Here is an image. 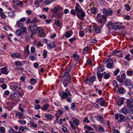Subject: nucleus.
<instances>
[{
	"instance_id": "obj_32",
	"label": "nucleus",
	"mask_w": 133,
	"mask_h": 133,
	"mask_svg": "<svg viewBox=\"0 0 133 133\" xmlns=\"http://www.w3.org/2000/svg\"><path fill=\"white\" fill-rule=\"evenodd\" d=\"M55 24L58 26H60L61 24L60 23V21L59 19H57L55 20Z\"/></svg>"
},
{
	"instance_id": "obj_57",
	"label": "nucleus",
	"mask_w": 133,
	"mask_h": 133,
	"mask_svg": "<svg viewBox=\"0 0 133 133\" xmlns=\"http://www.w3.org/2000/svg\"><path fill=\"white\" fill-rule=\"evenodd\" d=\"M112 23H111V22H109L107 24V25L106 26H107L108 27V28L109 29V26H110L111 28L112 27Z\"/></svg>"
},
{
	"instance_id": "obj_27",
	"label": "nucleus",
	"mask_w": 133,
	"mask_h": 133,
	"mask_svg": "<svg viewBox=\"0 0 133 133\" xmlns=\"http://www.w3.org/2000/svg\"><path fill=\"white\" fill-rule=\"evenodd\" d=\"M103 77L105 79H108L110 77V74H109L106 73L105 72H103Z\"/></svg>"
},
{
	"instance_id": "obj_35",
	"label": "nucleus",
	"mask_w": 133,
	"mask_h": 133,
	"mask_svg": "<svg viewBox=\"0 0 133 133\" xmlns=\"http://www.w3.org/2000/svg\"><path fill=\"white\" fill-rule=\"evenodd\" d=\"M117 80L120 83H122L123 82V80L121 79L120 78V75H118L117 77Z\"/></svg>"
},
{
	"instance_id": "obj_14",
	"label": "nucleus",
	"mask_w": 133,
	"mask_h": 133,
	"mask_svg": "<svg viewBox=\"0 0 133 133\" xmlns=\"http://www.w3.org/2000/svg\"><path fill=\"white\" fill-rule=\"evenodd\" d=\"M38 30L39 34L41 36L43 37L45 36V35L42 28L38 27Z\"/></svg>"
},
{
	"instance_id": "obj_43",
	"label": "nucleus",
	"mask_w": 133,
	"mask_h": 133,
	"mask_svg": "<svg viewBox=\"0 0 133 133\" xmlns=\"http://www.w3.org/2000/svg\"><path fill=\"white\" fill-rule=\"evenodd\" d=\"M0 16L2 19H5L6 17V15L3 12H0Z\"/></svg>"
},
{
	"instance_id": "obj_24",
	"label": "nucleus",
	"mask_w": 133,
	"mask_h": 133,
	"mask_svg": "<svg viewBox=\"0 0 133 133\" xmlns=\"http://www.w3.org/2000/svg\"><path fill=\"white\" fill-rule=\"evenodd\" d=\"M84 128L85 129H87L86 131H87L89 133H90L91 131H92L93 130V129L90 126H84Z\"/></svg>"
},
{
	"instance_id": "obj_31",
	"label": "nucleus",
	"mask_w": 133,
	"mask_h": 133,
	"mask_svg": "<svg viewBox=\"0 0 133 133\" xmlns=\"http://www.w3.org/2000/svg\"><path fill=\"white\" fill-rule=\"evenodd\" d=\"M95 30V32L97 33H99L100 32V29L97 26H95L93 27Z\"/></svg>"
},
{
	"instance_id": "obj_64",
	"label": "nucleus",
	"mask_w": 133,
	"mask_h": 133,
	"mask_svg": "<svg viewBox=\"0 0 133 133\" xmlns=\"http://www.w3.org/2000/svg\"><path fill=\"white\" fill-rule=\"evenodd\" d=\"M92 105H93L94 106L97 107L98 108H99V107L98 106V105L95 102H92L91 103Z\"/></svg>"
},
{
	"instance_id": "obj_44",
	"label": "nucleus",
	"mask_w": 133,
	"mask_h": 133,
	"mask_svg": "<svg viewBox=\"0 0 133 133\" xmlns=\"http://www.w3.org/2000/svg\"><path fill=\"white\" fill-rule=\"evenodd\" d=\"M47 51L45 50L44 51L43 55V58H46L47 56Z\"/></svg>"
},
{
	"instance_id": "obj_45",
	"label": "nucleus",
	"mask_w": 133,
	"mask_h": 133,
	"mask_svg": "<svg viewBox=\"0 0 133 133\" xmlns=\"http://www.w3.org/2000/svg\"><path fill=\"white\" fill-rule=\"evenodd\" d=\"M54 1V0H45L44 3L46 4H48L53 2Z\"/></svg>"
},
{
	"instance_id": "obj_17",
	"label": "nucleus",
	"mask_w": 133,
	"mask_h": 133,
	"mask_svg": "<svg viewBox=\"0 0 133 133\" xmlns=\"http://www.w3.org/2000/svg\"><path fill=\"white\" fill-rule=\"evenodd\" d=\"M112 26L111 28L115 30H116L118 28L119 25L118 23H112Z\"/></svg>"
},
{
	"instance_id": "obj_15",
	"label": "nucleus",
	"mask_w": 133,
	"mask_h": 133,
	"mask_svg": "<svg viewBox=\"0 0 133 133\" xmlns=\"http://www.w3.org/2000/svg\"><path fill=\"white\" fill-rule=\"evenodd\" d=\"M95 117L97 119V120L98 121L101 123L103 122V118L101 116L99 115L96 116H95Z\"/></svg>"
},
{
	"instance_id": "obj_48",
	"label": "nucleus",
	"mask_w": 133,
	"mask_h": 133,
	"mask_svg": "<svg viewBox=\"0 0 133 133\" xmlns=\"http://www.w3.org/2000/svg\"><path fill=\"white\" fill-rule=\"evenodd\" d=\"M38 22V21L37 18H34L31 21V23H37Z\"/></svg>"
},
{
	"instance_id": "obj_26",
	"label": "nucleus",
	"mask_w": 133,
	"mask_h": 133,
	"mask_svg": "<svg viewBox=\"0 0 133 133\" xmlns=\"http://www.w3.org/2000/svg\"><path fill=\"white\" fill-rule=\"evenodd\" d=\"M16 115L18 116L19 119L22 118V117L23 116V114L19 111H18L16 113Z\"/></svg>"
},
{
	"instance_id": "obj_25",
	"label": "nucleus",
	"mask_w": 133,
	"mask_h": 133,
	"mask_svg": "<svg viewBox=\"0 0 133 133\" xmlns=\"http://www.w3.org/2000/svg\"><path fill=\"white\" fill-rule=\"evenodd\" d=\"M72 31L70 30L67 31L65 33V36L67 38L70 37L72 34Z\"/></svg>"
},
{
	"instance_id": "obj_16",
	"label": "nucleus",
	"mask_w": 133,
	"mask_h": 133,
	"mask_svg": "<svg viewBox=\"0 0 133 133\" xmlns=\"http://www.w3.org/2000/svg\"><path fill=\"white\" fill-rule=\"evenodd\" d=\"M11 57H16L18 58H21V55L18 52H16L12 54L11 55Z\"/></svg>"
},
{
	"instance_id": "obj_8",
	"label": "nucleus",
	"mask_w": 133,
	"mask_h": 133,
	"mask_svg": "<svg viewBox=\"0 0 133 133\" xmlns=\"http://www.w3.org/2000/svg\"><path fill=\"white\" fill-rule=\"evenodd\" d=\"M96 18L97 19L96 21H98V22L103 25L104 24L102 22V15L101 14L99 13L97 15Z\"/></svg>"
},
{
	"instance_id": "obj_20",
	"label": "nucleus",
	"mask_w": 133,
	"mask_h": 133,
	"mask_svg": "<svg viewBox=\"0 0 133 133\" xmlns=\"http://www.w3.org/2000/svg\"><path fill=\"white\" fill-rule=\"evenodd\" d=\"M63 13L62 12H59L58 13L56 12L55 14V16L56 18L61 17L63 16Z\"/></svg>"
},
{
	"instance_id": "obj_33",
	"label": "nucleus",
	"mask_w": 133,
	"mask_h": 133,
	"mask_svg": "<svg viewBox=\"0 0 133 133\" xmlns=\"http://www.w3.org/2000/svg\"><path fill=\"white\" fill-rule=\"evenodd\" d=\"M21 33L22 34L23 33L26 34L27 32V30L26 27L22 28L20 29Z\"/></svg>"
},
{
	"instance_id": "obj_3",
	"label": "nucleus",
	"mask_w": 133,
	"mask_h": 133,
	"mask_svg": "<svg viewBox=\"0 0 133 133\" xmlns=\"http://www.w3.org/2000/svg\"><path fill=\"white\" fill-rule=\"evenodd\" d=\"M105 63H108L107 64V68L111 69L113 68L112 64L113 62L112 59L111 58H109L105 61Z\"/></svg>"
},
{
	"instance_id": "obj_50",
	"label": "nucleus",
	"mask_w": 133,
	"mask_h": 133,
	"mask_svg": "<svg viewBox=\"0 0 133 133\" xmlns=\"http://www.w3.org/2000/svg\"><path fill=\"white\" fill-rule=\"evenodd\" d=\"M69 123L70 124V126L74 130L76 128V127L72 123L71 121H70L69 122Z\"/></svg>"
},
{
	"instance_id": "obj_22",
	"label": "nucleus",
	"mask_w": 133,
	"mask_h": 133,
	"mask_svg": "<svg viewBox=\"0 0 133 133\" xmlns=\"http://www.w3.org/2000/svg\"><path fill=\"white\" fill-rule=\"evenodd\" d=\"M125 82L126 86H131L132 85L131 80L130 79H126L125 80Z\"/></svg>"
},
{
	"instance_id": "obj_4",
	"label": "nucleus",
	"mask_w": 133,
	"mask_h": 133,
	"mask_svg": "<svg viewBox=\"0 0 133 133\" xmlns=\"http://www.w3.org/2000/svg\"><path fill=\"white\" fill-rule=\"evenodd\" d=\"M64 79L63 83L64 87L65 88L67 87L69 84H70L71 83V77L70 76L69 79Z\"/></svg>"
},
{
	"instance_id": "obj_9",
	"label": "nucleus",
	"mask_w": 133,
	"mask_h": 133,
	"mask_svg": "<svg viewBox=\"0 0 133 133\" xmlns=\"http://www.w3.org/2000/svg\"><path fill=\"white\" fill-rule=\"evenodd\" d=\"M60 96L62 98H65L69 96V94L65 92H61L59 94Z\"/></svg>"
},
{
	"instance_id": "obj_13",
	"label": "nucleus",
	"mask_w": 133,
	"mask_h": 133,
	"mask_svg": "<svg viewBox=\"0 0 133 133\" xmlns=\"http://www.w3.org/2000/svg\"><path fill=\"white\" fill-rule=\"evenodd\" d=\"M121 112L124 114H126L128 113L129 109L127 107H124L121 110Z\"/></svg>"
},
{
	"instance_id": "obj_6",
	"label": "nucleus",
	"mask_w": 133,
	"mask_h": 133,
	"mask_svg": "<svg viewBox=\"0 0 133 133\" xmlns=\"http://www.w3.org/2000/svg\"><path fill=\"white\" fill-rule=\"evenodd\" d=\"M103 13L107 16L109 15L111 16L113 12L112 10H108L104 8L103 9Z\"/></svg>"
},
{
	"instance_id": "obj_36",
	"label": "nucleus",
	"mask_w": 133,
	"mask_h": 133,
	"mask_svg": "<svg viewBox=\"0 0 133 133\" xmlns=\"http://www.w3.org/2000/svg\"><path fill=\"white\" fill-rule=\"evenodd\" d=\"M70 76H70L69 75V74L65 72L63 77L64 79H69Z\"/></svg>"
},
{
	"instance_id": "obj_21",
	"label": "nucleus",
	"mask_w": 133,
	"mask_h": 133,
	"mask_svg": "<svg viewBox=\"0 0 133 133\" xmlns=\"http://www.w3.org/2000/svg\"><path fill=\"white\" fill-rule=\"evenodd\" d=\"M126 127V132L128 133L130 132V130L132 129L131 127L128 124H125Z\"/></svg>"
},
{
	"instance_id": "obj_62",
	"label": "nucleus",
	"mask_w": 133,
	"mask_h": 133,
	"mask_svg": "<svg viewBox=\"0 0 133 133\" xmlns=\"http://www.w3.org/2000/svg\"><path fill=\"white\" fill-rule=\"evenodd\" d=\"M15 131L12 128H11L9 130V133H15Z\"/></svg>"
},
{
	"instance_id": "obj_52",
	"label": "nucleus",
	"mask_w": 133,
	"mask_h": 133,
	"mask_svg": "<svg viewBox=\"0 0 133 133\" xmlns=\"http://www.w3.org/2000/svg\"><path fill=\"white\" fill-rule=\"evenodd\" d=\"M113 85L115 87V88H118V84L116 81H113Z\"/></svg>"
},
{
	"instance_id": "obj_54",
	"label": "nucleus",
	"mask_w": 133,
	"mask_h": 133,
	"mask_svg": "<svg viewBox=\"0 0 133 133\" xmlns=\"http://www.w3.org/2000/svg\"><path fill=\"white\" fill-rule=\"evenodd\" d=\"M16 5L19 6L20 5V6L23 5V3H22L21 1H18L17 2V3L16 4Z\"/></svg>"
},
{
	"instance_id": "obj_51",
	"label": "nucleus",
	"mask_w": 133,
	"mask_h": 133,
	"mask_svg": "<svg viewBox=\"0 0 133 133\" xmlns=\"http://www.w3.org/2000/svg\"><path fill=\"white\" fill-rule=\"evenodd\" d=\"M125 9L127 11H129L130 9L129 5L128 4H126L125 5Z\"/></svg>"
},
{
	"instance_id": "obj_1",
	"label": "nucleus",
	"mask_w": 133,
	"mask_h": 133,
	"mask_svg": "<svg viewBox=\"0 0 133 133\" xmlns=\"http://www.w3.org/2000/svg\"><path fill=\"white\" fill-rule=\"evenodd\" d=\"M75 10L77 14V17L81 20H84L83 17L85 16V13L83 11L81 7L77 3H76V4Z\"/></svg>"
},
{
	"instance_id": "obj_38",
	"label": "nucleus",
	"mask_w": 133,
	"mask_h": 133,
	"mask_svg": "<svg viewBox=\"0 0 133 133\" xmlns=\"http://www.w3.org/2000/svg\"><path fill=\"white\" fill-rule=\"evenodd\" d=\"M15 64L17 66H21L23 65V64L20 61H17L15 62Z\"/></svg>"
},
{
	"instance_id": "obj_28",
	"label": "nucleus",
	"mask_w": 133,
	"mask_h": 133,
	"mask_svg": "<svg viewBox=\"0 0 133 133\" xmlns=\"http://www.w3.org/2000/svg\"><path fill=\"white\" fill-rule=\"evenodd\" d=\"M16 25L18 28H22L23 26V24L20 21H18L16 23Z\"/></svg>"
},
{
	"instance_id": "obj_7",
	"label": "nucleus",
	"mask_w": 133,
	"mask_h": 133,
	"mask_svg": "<svg viewBox=\"0 0 133 133\" xmlns=\"http://www.w3.org/2000/svg\"><path fill=\"white\" fill-rule=\"evenodd\" d=\"M95 102L99 104L100 105L102 106H103L105 103V101L102 98H100L97 99Z\"/></svg>"
},
{
	"instance_id": "obj_58",
	"label": "nucleus",
	"mask_w": 133,
	"mask_h": 133,
	"mask_svg": "<svg viewBox=\"0 0 133 133\" xmlns=\"http://www.w3.org/2000/svg\"><path fill=\"white\" fill-rule=\"evenodd\" d=\"M84 123L87 122V123H89V121L88 119V117L85 118L83 121Z\"/></svg>"
},
{
	"instance_id": "obj_23",
	"label": "nucleus",
	"mask_w": 133,
	"mask_h": 133,
	"mask_svg": "<svg viewBox=\"0 0 133 133\" xmlns=\"http://www.w3.org/2000/svg\"><path fill=\"white\" fill-rule=\"evenodd\" d=\"M97 76L99 79V81L100 82L102 81V78L103 76V73L102 74L99 72H97Z\"/></svg>"
},
{
	"instance_id": "obj_40",
	"label": "nucleus",
	"mask_w": 133,
	"mask_h": 133,
	"mask_svg": "<svg viewBox=\"0 0 133 133\" xmlns=\"http://www.w3.org/2000/svg\"><path fill=\"white\" fill-rule=\"evenodd\" d=\"M127 75L131 76L133 75V71L132 70L128 71L127 72Z\"/></svg>"
},
{
	"instance_id": "obj_34",
	"label": "nucleus",
	"mask_w": 133,
	"mask_h": 133,
	"mask_svg": "<svg viewBox=\"0 0 133 133\" xmlns=\"http://www.w3.org/2000/svg\"><path fill=\"white\" fill-rule=\"evenodd\" d=\"M95 76H92L91 77L89 78V82L90 83H92L95 81Z\"/></svg>"
},
{
	"instance_id": "obj_42",
	"label": "nucleus",
	"mask_w": 133,
	"mask_h": 133,
	"mask_svg": "<svg viewBox=\"0 0 133 133\" xmlns=\"http://www.w3.org/2000/svg\"><path fill=\"white\" fill-rule=\"evenodd\" d=\"M118 91L120 93L123 94L124 93V91H125L123 87H121L119 88H118Z\"/></svg>"
},
{
	"instance_id": "obj_53",
	"label": "nucleus",
	"mask_w": 133,
	"mask_h": 133,
	"mask_svg": "<svg viewBox=\"0 0 133 133\" xmlns=\"http://www.w3.org/2000/svg\"><path fill=\"white\" fill-rule=\"evenodd\" d=\"M55 116L56 117V120L57 121V123L58 122V119L60 116V115L56 113L55 114Z\"/></svg>"
},
{
	"instance_id": "obj_10",
	"label": "nucleus",
	"mask_w": 133,
	"mask_h": 133,
	"mask_svg": "<svg viewBox=\"0 0 133 133\" xmlns=\"http://www.w3.org/2000/svg\"><path fill=\"white\" fill-rule=\"evenodd\" d=\"M62 9V8L60 6H57L55 7L53 10L54 13H56L61 11Z\"/></svg>"
},
{
	"instance_id": "obj_18",
	"label": "nucleus",
	"mask_w": 133,
	"mask_h": 133,
	"mask_svg": "<svg viewBox=\"0 0 133 133\" xmlns=\"http://www.w3.org/2000/svg\"><path fill=\"white\" fill-rule=\"evenodd\" d=\"M119 117L120 119L118 120V122L120 123L125 121V120L124 119V117L123 115L120 114L119 115Z\"/></svg>"
},
{
	"instance_id": "obj_41",
	"label": "nucleus",
	"mask_w": 133,
	"mask_h": 133,
	"mask_svg": "<svg viewBox=\"0 0 133 133\" xmlns=\"http://www.w3.org/2000/svg\"><path fill=\"white\" fill-rule=\"evenodd\" d=\"M16 34L18 36H20L22 35L20 29H17L16 32Z\"/></svg>"
},
{
	"instance_id": "obj_29",
	"label": "nucleus",
	"mask_w": 133,
	"mask_h": 133,
	"mask_svg": "<svg viewBox=\"0 0 133 133\" xmlns=\"http://www.w3.org/2000/svg\"><path fill=\"white\" fill-rule=\"evenodd\" d=\"M124 102V101L123 99H119L117 102V104L118 105L121 106L123 104Z\"/></svg>"
},
{
	"instance_id": "obj_47",
	"label": "nucleus",
	"mask_w": 133,
	"mask_h": 133,
	"mask_svg": "<svg viewBox=\"0 0 133 133\" xmlns=\"http://www.w3.org/2000/svg\"><path fill=\"white\" fill-rule=\"evenodd\" d=\"M30 81L31 84L33 85V84H35L36 82V80L34 78H32L30 79Z\"/></svg>"
},
{
	"instance_id": "obj_60",
	"label": "nucleus",
	"mask_w": 133,
	"mask_h": 133,
	"mask_svg": "<svg viewBox=\"0 0 133 133\" xmlns=\"http://www.w3.org/2000/svg\"><path fill=\"white\" fill-rule=\"evenodd\" d=\"M75 103H72L71 105V108L72 110H74L75 109Z\"/></svg>"
},
{
	"instance_id": "obj_5",
	"label": "nucleus",
	"mask_w": 133,
	"mask_h": 133,
	"mask_svg": "<svg viewBox=\"0 0 133 133\" xmlns=\"http://www.w3.org/2000/svg\"><path fill=\"white\" fill-rule=\"evenodd\" d=\"M46 43L47 45V47L49 49L55 48L56 46V45L54 43L51 41H48Z\"/></svg>"
},
{
	"instance_id": "obj_63",
	"label": "nucleus",
	"mask_w": 133,
	"mask_h": 133,
	"mask_svg": "<svg viewBox=\"0 0 133 133\" xmlns=\"http://www.w3.org/2000/svg\"><path fill=\"white\" fill-rule=\"evenodd\" d=\"M35 106L34 108L36 110H38L40 108V105L38 104L35 105Z\"/></svg>"
},
{
	"instance_id": "obj_12",
	"label": "nucleus",
	"mask_w": 133,
	"mask_h": 133,
	"mask_svg": "<svg viewBox=\"0 0 133 133\" xmlns=\"http://www.w3.org/2000/svg\"><path fill=\"white\" fill-rule=\"evenodd\" d=\"M1 70V72L3 74L5 75H7L8 73V71L7 68L6 67H4L0 69Z\"/></svg>"
},
{
	"instance_id": "obj_19",
	"label": "nucleus",
	"mask_w": 133,
	"mask_h": 133,
	"mask_svg": "<svg viewBox=\"0 0 133 133\" xmlns=\"http://www.w3.org/2000/svg\"><path fill=\"white\" fill-rule=\"evenodd\" d=\"M72 119L73 121V123L75 124V126H78L79 123V121L77 119L75 118H73Z\"/></svg>"
},
{
	"instance_id": "obj_49",
	"label": "nucleus",
	"mask_w": 133,
	"mask_h": 133,
	"mask_svg": "<svg viewBox=\"0 0 133 133\" xmlns=\"http://www.w3.org/2000/svg\"><path fill=\"white\" fill-rule=\"evenodd\" d=\"M18 122L21 123L23 125L25 124L26 123V121L25 120H19L18 121Z\"/></svg>"
},
{
	"instance_id": "obj_37",
	"label": "nucleus",
	"mask_w": 133,
	"mask_h": 133,
	"mask_svg": "<svg viewBox=\"0 0 133 133\" xmlns=\"http://www.w3.org/2000/svg\"><path fill=\"white\" fill-rule=\"evenodd\" d=\"M48 107V104H45L41 108V109L42 110H46L47 109Z\"/></svg>"
},
{
	"instance_id": "obj_2",
	"label": "nucleus",
	"mask_w": 133,
	"mask_h": 133,
	"mask_svg": "<svg viewBox=\"0 0 133 133\" xmlns=\"http://www.w3.org/2000/svg\"><path fill=\"white\" fill-rule=\"evenodd\" d=\"M28 28L29 30H30L31 33H32L33 34H35L38 28L37 25L35 24L29 26Z\"/></svg>"
},
{
	"instance_id": "obj_55",
	"label": "nucleus",
	"mask_w": 133,
	"mask_h": 133,
	"mask_svg": "<svg viewBox=\"0 0 133 133\" xmlns=\"http://www.w3.org/2000/svg\"><path fill=\"white\" fill-rule=\"evenodd\" d=\"M88 50V47L86 46L83 49V53L84 54H85L87 52Z\"/></svg>"
},
{
	"instance_id": "obj_11",
	"label": "nucleus",
	"mask_w": 133,
	"mask_h": 133,
	"mask_svg": "<svg viewBox=\"0 0 133 133\" xmlns=\"http://www.w3.org/2000/svg\"><path fill=\"white\" fill-rule=\"evenodd\" d=\"M127 104L129 107L131 108L133 107V100H128L127 101Z\"/></svg>"
},
{
	"instance_id": "obj_39",
	"label": "nucleus",
	"mask_w": 133,
	"mask_h": 133,
	"mask_svg": "<svg viewBox=\"0 0 133 133\" xmlns=\"http://www.w3.org/2000/svg\"><path fill=\"white\" fill-rule=\"evenodd\" d=\"M91 13L93 14H96V8H92L91 9Z\"/></svg>"
},
{
	"instance_id": "obj_30",
	"label": "nucleus",
	"mask_w": 133,
	"mask_h": 133,
	"mask_svg": "<svg viewBox=\"0 0 133 133\" xmlns=\"http://www.w3.org/2000/svg\"><path fill=\"white\" fill-rule=\"evenodd\" d=\"M45 117L48 119L51 120L53 117V116L49 114H45Z\"/></svg>"
},
{
	"instance_id": "obj_61",
	"label": "nucleus",
	"mask_w": 133,
	"mask_h": 133,
	"mask_svg": "<svg viewBox=\"0 0 133 133\" xmlns=\"http://www.w3.org/2000/svg\"><path fill=\"white\" fill-rule=\"evenodd\" d=\"M76 12L75 10L73 9H72L71 11V13L74 15H76Z\"/></svg>"
},
{
	"instance_id": "obj_56",
	"label": "nucleus",
	"mask_w": 133,
	"mask_h": 133,
	"mask_svg": "<svg viewBox=\"0 0 133 133\" xmlns=\"http://www.w3.org/2000/svg\"><path fill=\"white\" fill-rule=\"evenodd\" d=\"M98 129L100 131H102L103 132H104V130L103 128L100 125H99L98 126Z\"/></svg>"
},
{
	"instance_id": "obj_46",
	"label": "nucleus",
	"mask_w": 133,
	"mask_h": 133,
	"mask_svg": "<svg viewBox=\"0 0 133 133\" xmlns=\"http://www.w3.org/2000/svg\"><path fill=\"white\" fill-rule=\"evenodd\" d=\"M8 15L9 17L11 18H13L15 16L14 13L12 12H9L8 13Z\"/></svg>"
},
{
	"instance_id": "obj_59",
	"label": "nucleus",
	"mask_w": 133,
	"mask_h": 133,
	"mask_svg": "<svg viewBox=\"0 0 133 133\" xmlns=\"http://www.w3.org/2000/svg\"><path fill=\"white\" fill-rule=\"evenodd\" d=\"M40 2L39 0H35L34 4L36 5H38Z\"/></svg>"
}]
</instances>
